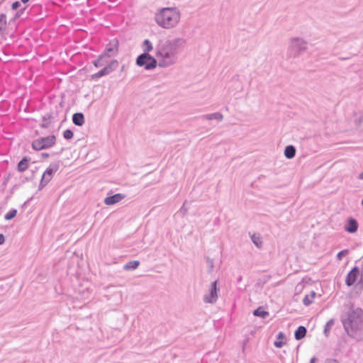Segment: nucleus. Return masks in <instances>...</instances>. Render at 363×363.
<instances>
[{
    "label": "nucleus",
    "mask_w": 363,
    "mask_h": 363,
    "mask_svg": "<svg viewBox=\"0 0 363 363\" xmlns=\"http://www.w3.org/2000/svg\"><path fill=\"white\" fill-rule=\"evenodd\" d=\"M28 167V160L27 157H23L18 164L17 169L20 172H25Z\"/></svg>",
    "instance_id": "nucleus-19"
},
{
    "label": "nucleus",
    "mask_w": 363,
    "mask_h": 363,
    "mask_svg": "<svg viewBox=\"0 0 363 363\" xmlns=\"http://www.w3.org/2000/svg\"><path fill=\"white\" fill-rule=\"evenodd\" d=\"M296 148L293 145H287L284 150V156L288 159H292L296 155Z\"/></svg>",
    "instance_id": "nucleus-17"
},
{
    "label": "nucleus",
    "mask_w": 363,
    "mask_h": 363,
    "mask_svg": "<svg viewBox=\"0 0 363 363\" xmlns=\"http://www.w3.org/2000/svg\"><path fill=\"white\" fill-rule=\"evenodd\" d=\"M72 122L77 126H82L84 123V116L82 113H75L72 116Z\"/></svg>",
    "instance_id": "nucleus-14"
},
{
    "label": "nucleus",
    "mask_w": 363,
    "mask_h": 363,
    "mask_svg": "<svg viewBox=\"0 0 363 363\" xmlns=\"http://www.w3.org/2000/svg\"><path fill=\"white\" fill-rule=\"evenodd\" d=\"M60 167V162L51 163L49 167L44 172L40 184L39 189H42L45 187L49 182L52 179L53 174L55 173Z\"/></svg>",
    "instance_id": "nucleus-7"
},
{
    "label": "nucleus",
    "mask_w": 363,
    "mask_h": 363,
    "mask_svg": "<svg viewBox=\"0 0 363 363\" xmlns=\"http://www.w3.org/2000/svg\"><path fill=\"white\" fill-rule=\"evenodd\" d=\"M108 62V59H107L105 55H103L102 54L94 61L93 64L96 67H99L105 65Z\"/></svg>",
    "instance_id": "nucleus-18"
},
{
    "label": "nucleus",
    "mask_w": 363,
    "mask_h": 363,
    "mask_svg": "<svg viewBox=\"0 0 363 363\" xmlns=\"http://www.w3.org/2000/svg\"><path fill=\"white\" fill-rule=\"evenodd\" d=\"M6 26V16L4 13L0 15V32L5 30Z\"/></svg>",
    "instance_id": "nucleus-26"
},
{
    "label": "nucleus",
    "mask_w": 363,
    "mask_h": 363,
    "mask_svg": "<svg viewBox=\"0 0 363 363\" xmlns=\"http://www.w3.org/2000/svg\"><path fill=\"white\" fill-rule=\"evenodd\" d=\"M118 66V62L117 60H112L107 66L104 67L99 72L94 74L91 76L93 79H98L105 75L109 74L111 72L116 69Z\"/></svg>",
    "instance_id": "nucleus-9"
},
{
    "label": "nucleus",
    "mask_w": 363,
    "mask_h": 363,
    "mask_svg": "<svg viewBox=\"0 0 363 363\" xmlns=\"http://www.w3.org/2000/svg\"><path fill=\"white\" fill-rule=\"evenodd\" d=\"M357 178L360 180H363V172H361L360 174H359V175L357 176Z\"/></svg>",
    "instance_id": "nucleus-40"
},
{
    "label": "nucleus",
    "mask_w": 363,
    "mask_h": 363,
    "mask_svg": "<svg viewBox=\"0 0 363 363\" xmlns=\"http://www.w3.org/2000/svg\"><path fill=\"white\" fill-rule=\"evenodd\" d=\"M333 325H334V320L333 319L329 320L326 323L325 328H324V334L325 335L326 337L328 336L330 329L333 326Z\"/></svg>",
    "instance_id": "nucleus-25"
},
{
    "label": "nucleus",
    "mask_w": 363,
    "mask_h": 363,
    "mask_svg": "<svg viewBox=\"0 0 363 363\" xmlns=\"http://www.w3.org/2000/svg\"><path fill=\"white\" fill-rule=\"evenodd\" d=\"M21 2H23V4H26L27 2L29 1V0H21Z\"/></svg>",
    "instance_id": "nucleus-43"
},
{
    "label": "nucleus",
    "mask_w": 363,
    "mask_h": 363,
    "mask_svg": "<svg viewBox=\"0 0 363 363\" xmlns=\"http://www.w3.org/2000/svg\"><path fill=\"white\" fill-rule=\"evenodd\" d=\"M136 65L139 67H144L145 69L150 70L157 67V61L149 53H143L137 57Z\"/></svg>",
    "instance_id": "nucleus-6"
},
{
    "label": "nucleus",
    "mask_w": 363,
    "mask_h": 363,
    "mask_svg": "<svg viewBox=\"0 0 363 363\" xmlns=\"http://www.w3.org/2000/svg\"><path fill=\"white\" fill-rule=\"evenodd\" d=\"M253 315L255 316L261 317L262 318H265L269 315V313L264 311L262 307H259L254 311Z\"/></svg>",
    "instance_id": "nucleus-23"
},
{
    "label": "nucleus",
    "mask_w": 363,
    "mask_h": 363,
    "mask_svg": "<svg viewBox=\"0 0 363 363\" xmlns=\"http://www.w3.org/2000/svg\"><path fill=\"white\" fill-rule=\"evenodd\" d=\"M251 240L252 242L257 246L258 248H261L262 246V240L259 234H253L251 235Z\"/></svg>",
    "instance_id": "nucleus-21"
},
{
    "label": "nucleus",
    "mask_w": 363,
    "mask_h": 363,
    "mask_svg": "<svg viewBox=\"0 0 363 363\" xmlns=\"http://www.w3.org/2000/svg\"><path fill=\"white\" fill-rule=\"evenodd\" d=\"M308 47V43L301 38H292L289 40L288 55L289 57H296L303 54Z\"/></svg>",
    "instance_id": "nucleus-4"
},
{
    "label": "nucleus",
    "mask_w": 363,
    "mask_h": 363,
    "mask_svg": "<svg viewBox=\"0 0 363 363\" xmlns=\"http://www.w3.org/2000/svg\"><path fill=\"white\" fill-rule=\"evenodd\" d=\"M140 264V262L138 260H131L128 262L124 266L123 269L125 270H134L138 268Z\"/></svg>",
    "instance_id": "nucleus-20"
},
{
    "label": "nucleus",
    "mask_w": 363,
    "mask_h": 363,
    "mask_svg": "<svg viewBox=\"0 0 363 363\" xmlns=\"http://www.w3.org/2000/svg\"><path fill=\"white\" fill-rule=\"evenodd\" d=\"M241 279H242V277H240V278H238V281H240Z\"/></svg>",
    "instance_id": "nucleus-45"
},
{
    "label": "nucleus",
    "mask_w": 363,
    "mask_h": 363,
    "mask_svg": "<svg viewBox=\"0 0 363 363\" xmlns=\"http://www.w3.org/2000/svg\"><path fill=\"white\" fill-rule=\"evenodd\" d=\"M284 342L281 341H275L274 342V346L277 348H281L284 345Z\"/></svg>",
    "instance_id": "nucleus-34"
},
{
    "label": "nucleus",
    "mask_w": 363,
    "mask_h": 363,
    "mask_svg": "<svg viewBox=\"0 0 363 363\" xmlns=\"http://www.w3.org/2000/svg\"><path fill=\"white\" fill-rule=\"evenodd\" d=\"M125 198V195L123 194H116L113 196H109L105 198L104 203L107 206H111L115 203L120 202Z\"/></svg>",
    "instance_id": "nucleus-12"
},
{
    "label": "nucleus",
    "mask_w": 363,
    "mask_h": 363,
    "mask_svg": "<svg viewBox=\"0 0 363 363\" xmlns=\"http://www.w3.org/2000/svg\"><path fill=\"white\" fill-rule=\"evenodd\" d=\"M206 263L209 267V269L211 270L213 268V261L212 259L207 257L206 258Z\"/></svg>",
    "instance_id": "nucleus-31"
},
{
    "label": "nucleus",
    "mask_w": 363,
    "mask_h": 363,
    "mask_svg": "<svg viewBox=\"0 0 363 363\" xmlns=\"http://www.w3.org/2000/svg\"><path fill=\"white\" fill-rule=\"evenodd\" d=\"M315 296V293L314 291H311V295H306L303 299V303L308 306L311 304L313 301V299Z\"/></svg>",
    "instance_id": "nucleus-22"
},
{
    "label": "nucleus",
    "mask_w": 363,
    "mask_h": 363,
    "mask_svg": "<svg viewBox=\"0 0 363 363\" xmlns=\"http://www.w3.org/2000/svg\"><path fill=\"white\" fill-rule=\"evenodd\" d=\"M217 283V281H214L211 284L208 291L203 297V301L205 303L213 304L217 301L218 291H219Z\"/></svg>",
    "instance_id": "nucleus-8"
},
{
    "label": "nucleus",
    "mask_w": 363,
    "mask_h": 363,
    "mask_svg": "<svg viewBox=\"0 0 363 363\" xmlns=\"http://www.w3.org/2000/svg\"><path fill=\"white\" fill-rule=\"evenodd\" d=\"M152 49L153 47L152 43L148 39L145 40L143 43V50L144 53H148L152 51Z\"/></svg>",
    "instance_id": "nucleus-24"
},
{
    "label": "nucleus",
    "mask_w": 363,
    "mask_h": 363,
    "mask_svg": "<svg viewBox=\"0 0 363 363\" xmlns=\"http://www.w3.org/2000/svg\"><path fill=\"white\" fill-rule=\"evenodd\" d=\"M186 39L174 38L160 42L156 47V57L158 59V66L168 67L176 63L178 55L184 48Z\"/></svg>",
    "instance_id": "nucleus-1"
},
{
    "label": "nucleus",
    "mask_w": 363,
    "mask_h": 363,
    "mask_svg": "<svg viewBox=\"0 0 363 363\" xmlns=\"http://www.w3.org/2000/svg\"><path fill=\"white\" fill-rule=\"evenodd\" d=\"M118 41L117 40H113L109 44V47L106 48L104 52L102 53L103 55L108 59L111 56H114L118 52Z\"/></svg>",
    "instance_id": "nucleus-11"
},
{
    "label": "nucleus",
    "mask_w": 363,
    "mask_h": 363,
    "mask_svg": "<svg viewBox=\"0 0 363 363\" xmlns=\"http://www.w3.org/2000/svg\"><path fill=\"white\" fill-rule=\"evenodd\" d=\"M186 201H185L182 206L181 207L179 211L180 213H182L184 216L186 215V213H187L188 211V208L186 207Z\"/></svg>",
    "instance_id": "nucleus-30"
},
{
    "label": "nucleus",
    "mask_w": 363,
    "mask_h": 363,
    "mask_svg": "<svg viewBox=\"0 0 363 363\" xmlns=\"http://www.w3.org/2000/svg\"><path fill=\"white\" fill-rule=\"evenodd\" d=\"M325 363H339V362L335 359H327L325 360Z\"/></svg>",
    "instance_id": "nucleus-36"
},
{
    "label": "nucleus",
    "mask_w": 363,
    "mask_h": 363,
    "mask_svg": "<svg viewBox=\"0 0 363 363\" xmlns=\"http://www.w3.org/2000/svg\"><path fill=\"white\" fill-rule=\"evenodd\" d=\"M21 6V3L19 1H15L12 4L11 8L13 10H17Z\"/></svg>",
    "instance_id": "nucleus-33"
},
{
    "label": "nucleus",
    "mask_w": 363,
    "mask_h": 363,
    "mask_svg": "<svg viewBox=\"0 0 363 363\" xmlns=\"http://www.w3.org/2000/svg\"><path fill=\"white\" fill-rule=\"evenodd\" d=\"M17 214V210L16 209H11L10 210L6 215H5V219L6 220H11L16 217Z\"/></svg>",
    "instance_id": "nucleus-27"
},
{
    "label": "nucleus",
    "mask_w": 363,
    "mask_h": 363,
    "mask_svg": "<svg viewBox=\"0 0 363 363\" xmlns=\"http://www.w3.org/2000/svg\"><path fill=\"white\" fill-rule=\"evenodd\" d=\"M56 143V137L54 135H50L47 137H41L34 140L32 142V147L33 150L39 151L45 149H48Z\"/></svg>",
    "instance_id": "nucleus-5"
},
{
    "label": "nucleus",
    "mask_w": 363,
    "mask_h": 363,
    "mask_svg": "<svg viewBox=\"0 0 363 363\" xmlns=\"http://www.w3.org/2000/svg\"><path fill=\"white\" fill-rule=\"evenodd\" d=\"M348 253V250H343L339 252L337 255V259L341 260L344 256Z\"/></svg>",
    "instance_id": "nucleus-29"
},
{
    "label": "nucleus",
    "mask_w": 363,
    "mask_h": 363,
    "mask_svg": "<svg viewBox=\"0 0 363 363\" xmlns=\"http://www.w3.org/2000/svg\"><path fill=\"white\" fill-rule=\"evenodd\" d=\"M281 337H283V334L281 333H280L279 335H278V337L279 338H281Z\"/></svg>",
    "instance_id": "nucleus-44"
},
{
    "label": "nucleus",
    "mask_w": 363,
    "mask_h": 363,
    "mask_svg": "<svg viewBox=\"0 0 363 363\" xmlns=\"http://www.w3.org/2000/svg\"><path fill=\"white\" fill-rule=\"evenodd\" d=\"M5 242V238L3 234H0V245H2Z\"/></svg>",
    "instance_id": "nucleus-38"
},
{
    "label": "nucleus",
    "mask_w": 363,
    "mask_h": 363,
    "mask_svg": "<svg viewBox=\"0 0 363 363\" xmlns=\"http://www.w3.org/2000/svg\"><path fill=\"white\" fill-rule=\"evenodd\" d=\"M63 137L66 139V140H70L73 138V132L72 130H69V129H67L64 131L63 133Z\"/></svg>",
    "instance_id": "nucleus-28"
},
{
    "label": "nucleus",
    "mask_w": 363,
    "mask_h": 363,
    "mask_svg": "<svg viewBox=\"0 0 363 363\" xmlns=\"http://www.w3.org/2000/svg\"><path fill=\"white\" fill-rule=\"evenodd\" d=\"M307 333V330L304 326H299L294 333V337L296 340L303 339Z\"/></svg>",
    "instance_id": "nucleus-16"
},
{
    "label": "nucleus",
    "mask_w": 363,
    "mask_h": 363,
    "mask_svg": "<svg viewBox=\"0 0 363 363\" xmlns=\"http://www.w3.org/2000/svg\"><path fill=\"white\" fill-rule=\"evenodd\" d=\"M201 118L206 120H216L218 121H221L223 118V116L220 112H216L211 114L203 115Z\"/></svg>",
    "instance_id": "nucleus-15"
},
{
    "label": "nucleus",
    "mask_w": 363,
    "mask_h": 363,
    "mask_svg": "<svg viewBox=\"0 0 363 363\" xmlns=\"http://www.w3.org/2000/svg\"><path fill=\"white\" fill-rule=\"evenodd\" d=\"M358 229V223L357 221L352 218H349L347 224L345 227V230L350 233H354L357 232Z\"/></svg>",
    "instance_id": "nucleus-13"
},
{
    "label": "nucleus",
    "mask_w": 363,
    "mask_h": 363,
    "mask_svg": "<svg viewBox=\"0 0 363 363\" xmlns=\"http://www.w3.org/2000/svg\"><path fill=\"white\" fill-rule=\"evenodd\" d=\"M362 311L360 308L352 310L347 315V318L342 320L343 326L347 334L354 337L356 332L362 324Z\"/></svg>",
    "instance_id": "nucleus-3"
},
{
    "label": "nucleus",
    "mask_w": 363,
    "mask_h": 363,
    "mask_svg": "<svg viewBox=\"0 0 363 363\" xmlns=\"http://www.w3.org/2000/svg\"><path fill=\"white\" fill-rule=\"evenodd\" d=\"M26 10V8L23 9H21L20 11H18L16 13V18H19L24 12V11Z\"/></svg>",
    "instance_id": "nucleus-35"
},
{
    "label": "nucleus",
    "mask_w": 363,
    "mask_h": 363,
    "mask_svg": "<svg viewBox=\"0 0 363 363\" xmlns=\"http://www.w3.org/2000/svg\"><path fill=\"white\" fill-rule=\"evenodd\" d=\"M362 122H363V116H360L359 118L355 119L354 124L356 125H359L362 124Z\"/></svg>",
    "instance_id": "nucleus-32"
},
{
    "label": "nucleus",
    "mask_w": 363,
    "mask_h": 363,
    "mask_svg": "<svg viewBox=\"0 0 363 363\" xmlns=\"http://www.w3.org/2000/svg\"><path fill=\"white\" fill-rule=\"evenodd\" d=\"M360 274V269L358 267H353L351 271L347 274L345 279V284L348 286H352L356 281L358 276Z\"/></svg>",
    "instance_id": "nucleus-10"
},
{
    "label": "nucleus",
    "mask_w": 363,
    "mask_h": 363,
    "mask_svg": "<svg viewBox=\"0 0 363 363\" xmlns=\"http://www.w3.org/2000/svg\"><path fill=\"white\" fill-rule=\"evenodd\" d=\"M47 121H48V119H47L46 116H44L43 121L45 122V123L43 124V128H48V126L49 125V123Z\"/></svg>",
    "instance_id": "nucleus-37"
},
{
    "label": "nucleus",
    "mask_w": 363,
    "mask_h": 363,
    "mask_svg": "<svg viewBox=\"0 0 363 363\" xmlns=\"http://www.w3.org/2000/svg\"><path fill=\"white\" fill-rule=\"evenodd\" d=\"M317 359L315 357H313L311 359L310 363H315Z\"/></svg>",
    "instance_id": "nucleus-42"
},
{
    "label": "nucleus",
    "mask_w": 363,
    "mask_h": 363,
    "mask_svg": "<svg viewBox=\"0 0 363 363\" xmlns=\"http://www.w3.org/2000/svg\"><path fill=\"white\" fill-rule=\"evenodd\" d=\"M49 157V154L48 153H45V152H43L41 154V158H47Z\"/></svg>",
    "instance_id": "nucleus-39"
},
{
    "label": "nucleus",
    "mask_w": 363,
    "mask_h": 363,
    "mask_svg": "<svg viewBox=\"0 0 363 363\" xmlns=\"http://www.w3.org/2000/svg\"><path fill=\"white\" fill-rule=\"evenodd\" d=\"M360 274H361V277H363V261L362 262V264H361V272H360Z\"/></svg>",
    "instance_id": "nucleus-41"
},
{
    "label": "nucleus",
    "mask_w": 363,
    "mask_h": 363,
    "mask_svg": "<svg viewBox=\"0 0 363 363\" xmlns=\"http://www.w3.org/2000/svg\"><path fill=\"white\" fill-rule=\"evenodd\" d=\"M180 18L181 12L177 7L162 8L155 16L157 24L164 29L175 28Z\"/></svg>",
    "instance_id": "nucleus-2"
}]
</instances>
